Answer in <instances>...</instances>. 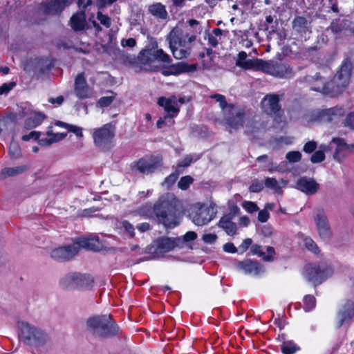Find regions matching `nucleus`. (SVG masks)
Here are the masks:
<instances>
[{
    "mask_svg": "<svg viewBox=\"0 0 354 354\" xmlns=\"http://www.w3.org/2000/svg\"><path fill=\"white\" fill-rule=\"evenodd\" d=\"M86 24V15L84 10H80L73 15L71 18V28L75 30H82L84 28Z\"/></svg>",
    "mask_w": 354,
    "mask_h": 354,
    "instance_id": "33",
    "label": "nucleus"
},
{
    "mask_svg": "<svg viewBox=\"0 0 354 354\" xmlns=\"http://www.w3.org/2000/svg\"><path fill=\"white\" fill-rule=\"evenodd\" d=\"M21 153L20 147L19 145L14 142L11 143L9 148V153L12 158H17L19 156Z\"/></svg>",
    "mask_w": 354,
    "mask_h": 354,
    "instance_id": "54",
    "label": "nucleus"
},
{
    "mask_svg": "<svg viewBox=\"0 0 354 354\" xmlns=\"http://www.w3.org/2000/svg\"><path fill=\"white\" fill-rule=\"evenodd\" d=\"M331 143L336 145V149L333 153L334 160L341 162L347 154L354 150V145H348L344 139L340 138H333Z\"/></svg>",
    "mask_w": 354,
    "mask_h": 354,
    "instance_id": "19",
    "label": "nucleus"
},
{
    "mask_svg": "<svg viewBox=\"0 0 354 354\" xmlns=\"http://www.w3.org/2000/svg\"><path fill=\"white\" fill-rule=\"evenodd\" d=\"M45 118L46 115L44 113L34 111L25 120L24 127L27 129H34L40 125Z\"/></svg>",
    "mask_w": 354,
    "mask_h": 354,
    "instance_id": "32",
    "label": "nucleus"
},
{
    "mask_svg": "<svg viewBox=\"0 0 354 354\" xmlns=\"http://www.w3.org/2000/svg\"><path fill=\"white\" fill-rule=\"evenodd\" d=\"M217 239V236L214 234H205L203 236L202 240L207 244L214 243Z\"/></svg>",
    "mask_w": 354,
    "mask_h": 354,
    "instance_id": "61",
    "label": "nucleus"
},
{
    "mask_svg": "<svg viewBox=\"0 0 354 354\" xmlns=\"http://www.w3.org/2000/svg\"><path fill=\"white\" fill-rule=\"evenodd\" d=\"M312 78H315L316 81L320 82V84L316 86H312V90L323 93H328L330 92V84L326 83L319 74H315V75L312 77Z\"/></svg>",
    "mask_w": 354,
    "mask_h": 354,
    "instance_id": "35",
    "label": "nucleus"
},
{
    "mask_svg": "<svg viewBox=\"0 0 354 354\" xmlns=\"http://www.w3.org/2000/svg\"><path fill=\"white\" fill-rule=\"evenodd\" d=\"M87 330L95 337L108 339L119 334L120 328L109 314L93 315L86 320Z\"/></svg>",
    "mask_w": 354,
    "mask_h": 354,
    "instance_id": "2",
    "label": "nucleus"
},
{
    "mask_svg": "<svg viewBox=\"0 0 354 354\" xmlns=\"http://www.w3.org/2000/svg\"><path fill=\"white\" fill-rule=\"evenodd\" d=\"M67 130L70 132L74 133L77 137L81 138L83 136L82 128L77 126L70 124Z\"/></svg>",
    "mask_w": 354,
    "mask_h": 354,
    "instance_id": "63",
    "label": "nucleus"
},
{
    "mask_svg": "<svg viewBox=\"0 0 354 354\" xmlns=\"http://www.w3.org/2000/svg\"><path fill=\"white\" fill-rule=\"evenodd\" d=\"M152 53L151 50H142L139 55H138V60L144 66H151V64L152 62Z\"/></svg>",
    "mask_w": 354,
    "mask_h": 354,
    "instance_id": "39",
    "label": "nucleus"
},
{
    "mask_svg": "<svg viewBox=\"0 0 354 354\" xmlns=\"http://www.w3.org/2000/svg\"><path fill=\"white\" fill-rule=\"evenodd\" d=\"M325 159V153L323 150H318L314 152L311 156L310 161L313 163H319Z\"/></svg>",
    "mask_w": 354,
    "mask_h": 354,
    "instance_id": "48",
    "label": "nucleus"
},
{
    "mask_svg": "<svg viewBox=\"0 0 354 354\" xmlns=\"http://www.w3.org/2000/svg\"><path fill=\"white\" fill-rule=\"evenodd\" d=\"M267 254L263 251L262 246L259 244H253L250 247V252L253 255H257L261 257L264 261L270 262L274 260V256L275 255V250L272 246H268L266 248Z\"/></svg>",
    "mask_w": 354,
    "mask_h": 354,
    "instance_id": "26",
    "label": "nucleus"
},
{
    "mask_svg": "<svg viewBox=\"0 0 354 354\" xmlns=\"http://www.w3.org/2000/svg\"><path fill=\"white\" fill-rule=\"evenodd\" d=\"M41 133L37 131H31L30 133L27 135H24L22 136V140L24 141H29L31 139L35 140H39V137L40 136Z\"/></svg>",
    "mask_w": 354,
    "mask_h": 354,
    "instance_id": "60",
    "label": "nucleus"
},
{
    "mask_svg": "<svg viewBox=\"0 0 354 354\" xmlns=\"http://www.w3.org/2000/svg\"><path fill=\"white\" fill-rule=\"evenodd\" d=\"M74 93L80 100L87 99L91 96V90L86 82L84 72L78 73L75 79Z\"/></svg>",
    "mask_w": 354,
    "mask_h": 354,
    "instance_id": "16",
    "label": "nucleus"
},
{
    "mask_svg": "<svg viewBox=\"0 0 354 354\" xmlns=\"http://www.w3.org/2000/svg\"><path fill=\"white\" fill-rule=\"evenodd\" d=\"M304 245L306 249L311 252L318 254L320 252V250L317 246V243L309 236L306 237L304 239Z\"/></svg>",
    "mask_w": 354,
    "mask_h": 354,
    "instance_id": "42",
    "label": "nucleus"
},
{
    "mask_svg": "<svg viewBox=\"0 0 354 354\" xmlns=\"http://www.w3.org/2000/svg\"><path fill=\"white\" fill-rule=\"evenodd\" d=\"M93 283L90 275L71 272L64 275L59 281L60 286L64 289L88 288Z\"/></svg>",
    "mask_w": 354,
    "mask_h": 354,
    "instance_id": "9",
    "label": "nucleus"
},
{
    "mask_svg": "<svg viewBox=\"0 0 354 354\" xmlns=\"http://www.w3.org/2000/svg\"><path fill=\"white\" fill-rule=\"evenodd\" d=\"M148 12L156 18L165 20L168 17V13L165 5L161 3H154L148 6Z\"/></svg>",
    "mask_w": 354,
    "mask_h": 354,
    "instance_id": "30",
    "label": "nucleus"
},
{
    "mask_svg": "<svg viewBox=\"0 0 354 354\" xmlns=\"http://www.w3.org/2000/svg\"><path fill=\"white\" fill-rule=\"evenodd\" d=\"M218 226L222 228L228 235L233 236L236 234L237 225L232 222L230 215H224L220 219Z\"/></svg>",
    "mask_w": 354,
    "mask_h": 354,
    "instance_id": "28",
    "label": "nucleus"
},
{
    "mask_svg": "<svg viewBox=\"0 0 354 354\" xmlns=\"http://www.w3.org/2000/svg\"><path fill=\"white\" fill-rule=\"evenodd\" d=\"M252 240L250 238H247L244 239L242 243L239 245V248L241 253L245 252L250 246L252 245Z\"/></svg>",
    "mask_w": 354,
    "mask_h": 354,
    "instance_id": "59",
    "label": "nucleus"
},
{
    "mask_svg": "<svg viewBox=\"0 0 354 354\" xmlns=\"http://www.w3.org/2000/svg\"><path fill=\"white\" fill-rule=\"evenodd\" d=\"M210 98L214 99L217 102L219 103L222 113H223L225 109H228V106L230 105V104L227 102L225 96L222 94L216 93L212 95H210Z\"/></svg>",
    "mask_w": 354,
    "mask_h": 354,
    "instance_id": "41",
    "label": "nucleus"
},
{
    "mask_svg": "<svg viewBox=\"0 0 354 354\" xmlns=\"http://www.w3.org/2000/svg\"><path fill=\"white\" fill-rule=\"evenodd\" d=\"M317 144L315 141H308L304 145L303 151L306 153H310L317 149Z\"/></svg>",
    "mask_w": 354,
    "mask_h": 354,
    "instance_id": "56",
    "label": "nucleus"
},
{
    "mask_svg": "<svg viewBox=\"0 0 354 354\" xmlns=\"http://www.w3.org/2000/svg\"><path fill=\"white\" fill-rule=\"evenodd\" d=\"M179 174L180 173L177 169L176 171L171 174L165 179L163 184L166 185L167 187H170L171 185H174L178 178Z\"/></svg>",
    "mask_w": 354,
    "mask_h": 354,
    "instance_id": "51",
    "label": "nucleus"
},
{
    "mask_svg": "<svg viewBox=\"0 0 354 354\" xmlns=\"http://www.w3.org/2000/svg\"><path fill=\"white\" fill-rule=\"evenodd\" d=\"M281 349L283 354H294L299 347L293 341H286L281 344Z\"/></svg>",
    "mask_w": 354,
    "mask_h": 354,
    "instance_id": "37",
    "label": "nucleus"
},
{
    "mask_svg": "<svg viewBox=\"0 0 354 354\" xmlns=\"http://www.w3.org/2000/svg\"><path fill=\"white\" fill-rule=\"evenodd\" d=\"M296 187L301 192L311 195L319 190V185L313 178L301 177L297 181Z\"/></svg>",
    "mask_w": 354,
    "mask_h": 354,
    "instance_id": "22",
    "label": "nucleus"
},
{
    "mask_svg": "<svg viewBox=\"0 0 354 354\" xmlns=\"http://www.w3.org/2000/svg\"><path fill=\"white\" fill-rule=\"evenodd\" d=\"M333 273V269L326 264H308L304 270L305 279L314 286L321 284Z\"/></svg>",
    "mask_w": 354,
    "mask_h": 354,
    "instance_id": "7",
    "label": "nucleus"
},
{
    "mask_svg": "<svg viewBox=\"0 0 354 354\" xmlns=\"http://www.w3.org/2000/svg\"><path fill=\"white\" fill-rule=\"evenodd\" d=\"M264 185L266 187L273 189L277 193L281 192V187L277 180L274 178L267 177L265 179Z\"/></svg>",
    "mask_w": 354,
    "mask_h": 354,
    "instance_id": "43",
    "label": "nucleus"
},
{
    "mask_svg": "<svg viewBox=\"0 0 354 354\" xmlns=\"http://www.w3.org/2000/svg\"><path fill=\"white\" fill-rule=\"evenodd\" d=\"M293 30L300 35L306 34L310 30V22L304 17L297 16L296 17L292 22Z\"/></svg>",
    "mask_w": 354,
    "mask_h": 354,
    "instance_id": "29",
    "label": "nucleus"
},
{
    "mask_svg": "<svg viewBox=\"0 0 354 354\" xmlns=\"http://www.w3.org/2000/svg\"><path fill=\"white\" fill-rule=\"evenodd\" d=\"M162 165V159L158 156H150L140 158L131 164L133 170L138 171L143 175H149L154 173Z\"/></svg>",
    "mask_w": 354,
    "mask_h": 354,
    "instance_id": "11",
    "label": "nucleus"
},
{
    "mask_svg": "<svg viewBox=\"0 0 354 354\" xmlns=\"http://www.w3.org/2000/svg\"><path fill=\"white\" fill-rule=\"evenodd\" d=\"M259 70L279 78H290L293 76L292 68L280 60L263 61L261 59Z\"/></svg>",
    "mask_w": 354,
    "mask_h": 354,
    "instance_id": "8",
    "label": "nucleus"
},
{
    "mask_svg": "<svg viewBox=\"0 0 354 354\" xmlns=\"http://www.w3.org/2000/svg\"><path fill=\"white\" fill-rule=\"evenodd\" d=\"M169 120L171 122V124L174 123V120H172L171 115H165L162 118H160L157 121L156 125L158 129H161L163 127L164 124L166 123V121Z\"/></svg>",
    "mask_w": 354,
    "mask_h": 354,
    "instance_id": "58",
    "label": "nucleus"
},
{
    "mask_svg": "<svg viewBox=\"0 0 354 354\" xmlns=\"http://www.w3.org/2000/svg\"><path fill=\"white\" fill-rule=\"evenodd\" d=\"M114 98V96L102 97L98 100L97 104L100 107H106L113 102Z\"/></svg>",
    "mask_w": 354,
    "mask_h": 354,
    "instance_id": "53",
    "label": "nucleus"
},
{
    "mask_svg": "<svg viewBox=\"0 0 354 354\" xmlns=\"http://www.w3.org/2000/svg\"><path fill=\"white\" fill-rule=\"evenodd\" d=\"M71 3V0H48L44 4V12L47 15L59 14Z\"/></svg>",
    "mask_w": 354,
    "mask_h": 354,
    "instance_id": "25",
    "label": "nucleus"
},
{
    "mask_svg": "<svg viewBox=\"0 0 354 354\" xmlns=\"http://www.w3.org/2000/svg\"><path fill=\"white\" fill-rule=\"evenodd\" d=\"M286 158L290 162H298L301 159V153L298 151H289L286 153Z\"/></svg>",
    "mask_w": 354,
    "mask_h": 354,
    "instance_id": "45",
    "label": "nucleus"
},
{
    "mask_svg": "<svg viewBox=\"0 0 354 354\" xmlns=\"http://www.w3.org/2000/svg\"><path fill=\"white\" fill-rule=\"evenodd\" d=\"M238 267L243 270L246 274H259L263 271V266L257 261L245 259L239 263Z\"/></svg>",
    "mask_w": 354,
    "mask_h": 354,
    "instance_id": "27",
    "label": "nucleus"
},
{
    "mask_svg": "<svg viewBox=\"0 0 354 354\" xmlns=\"http://www.w3.org/2000/svg\"><path fill=\"white\" fill-rule=\"evenodd\" d=\"M97 19L106 28H109L111 25V18L107 15H103L101 12H97Z\"/></svg>",
    "mask_w": 354,
    "mask_h": 354,
    "instance_id": "50",
    "label": "nucleus"
},
{
    "mask_svg": "<svg viewBox=\"0 0 354 354\" xmlns=\"http://www.w3.org/2000/svg\"><path fill=\"white\" fill-rule=\"evenodd\" d=\"M169 48L176 59L188 57L191 54V44L196 36L191 35L187 28H174L168 35Z\"/></svg>",
    "mask_w": 354,
    "mask_h": 354,
    "instance_id": "1",
    "label": "nucleus"
},
{
    "mask_svg": "<svg viewBox=\"0 0 354 354\" xmlns=\"http://www.w3.org/2000/svg\"><path fill=\"white\" fill-rule=\"evenodd\" d=\"M304 310L306 312H309L315 308L316 305L315 297L311 295H306L303 299Z\"/></svg>",
    "mask_w": 354,
    "mask_h": 354,
    "instance_id": "40",
    "label": "nucleus"
},
{
    "mask_svg": "<svg viewBox=\"0 0 354 354\" xmlns=\"http://www.w3.org/2000/svg\"><path fill=\"white\" fill-rule=\"evenodd\" d=\"M154 214L158 223L167 228H174L178 225L176 201L171 196H162L153 205Z\"/></svg>",
    "mask_w": 354,
    "mask_h": 354,
    "instance_id": "3",
    "label": "nucleus"
},
{
    "mask_svg": "<svg viewBox=\"0 0 354 354\" xmlns=\"http://www.w3.org/2000/svg\"><path fill=\"white\" fill-rule=\"evenodd\" d=\"M180 238L181 239L180 248H182L185 243L195 240L197 238V234L193 231H189L183 237Z\"/></svg>",
    "mask_w": 354,
    "mask_h": 354,
    "instance_id": "49",
    "label": "nucleus"
},
{
    "mask_svg": "<svg viewBox=\"0 0 354 354\" xmlns=\"http://www.w3.org/2000/svg\"><path fill=\"white\" fill-rule=\"evenodd\" d=\"M92 136L97 148L104 151H109L113 147L115 129L111 124L108 123L100 128L94 129Z\"/></svg>",
    "mask_w": 354,
    "mask_h": 354,
    "instance_id": "6",
    "label": "nucleus"
},
{
    "mask_svg": "<svg viewBox=\"0 0 354 354\" xmlns=\"http://www.w3.org/2000/svg\"><path fill=\"white\" fill-rule=\"evenodd\" d=\"M354 316V302L351 300L346 301L342 308L338 312L339 323L338 327L343 324L349 323Z\"/></svg>",
    "mask_w": 354,
    "mask_h": 354,
    "instance_id": "24",
    "label": "nucleus"
},
{
    "mask_svg": "<svg viewBox=\"0 0 354 354\" xmlns=\"http://www.w3.org/2000/svg\"><path fill=\"white\" fill-rule=\"evenodd\" d=\"M138 214L145 218H151L154 214L153 206L151 203H146L140 207L138 210Z\"/></svg>",
    "mask_w": 354,
    "mask_h": 354,
    "instance_id": "38",
    "label": "nucleus"
},
{
    "mask_svg": "<svg viewBox=\"0 0 354 354\" xmlns=\"http://www.w3.org/2000/svg\"><path fill=\"white\" fill-rule=\"evenodd\" d=\"M74 243L80 248L87 250L98 252L102 250L104 244L95 234H91L85 236H80L74 240Z\"/></svg>",
    "mask_w": 354,
    "mask_h": 354,
    "instance_id": "14",
    "label": "nucleus"
},
{
    "mask_svg": "<svg viewBox=\"0 0 354 354\" xmlns=\"http://www.w3.org/2000/svg\"><path fill=\"white\" fill-rule=\"evenodd\" d=\"M314 220L319 238L324 242H329L333 232L325 213L322 210L319 211L314 216Z\"/></svg>",
    "mask_w": 354,
    "mask_h": 354,
    "instance_id": "13",
    "label": "nucleus"
},
{
    "mask_svg": "<svg viewBox=\"0 0 354 354\" xmlns=\"http://www.w3.org/2000/svg\"><path fill=\"white\" fill-rule=\"evenodd\" d=\"M345 126L354 129V112L347 115L344 122Z\"/></svg>",
    "mask_w": 354,
    "mask_h": 354,
    "instance_id": "64",
    "label": "nucleus"
},
{
    "mask_svg": "<svg viewBox=\"0 0 354 354\" xmlns=\"http://www.w3.org/2000/svg\"><path fill=\"white\" fill-rule=\"evenodd\" d=\"M47 136L52 138L53 142H56L62 140L66 136V133H53L51 130L47 131Z\"/></svg>",
    "mask_w": 354,
    "mask_h": 354,
    "instance_id": "57",
    "label": "nucleus"
},
{
    "mask_svg": "<svg viewBox=\"0 0 354 354\" xmlns=\"http://www.w3.org/2000/svg\"><path fill=\"white\" fill-rule=\"evenodd\" d=\"M247 53L245 51L239 52L236 59V66L244 70H259L261 59H247Z\"/></svg>",
    "mask_w": 354,
    "mask_h": 354,
    "instance_id": "23",
    "label": "nucleus"
},
{
    "mask_svg": "<svg viewBox=\"0 0 354 354\" xmlns=\"http://www.w3.org/2000/svg\"><path fill=\"white\" fill-rule=\"evenodd\" d=\"M193 156L189 154L186 156L181 161L178 163L177 168L178 170L181 167H187L190 165V164L193 162Z\"/></svg>",
    "mask_w": 354,
    "mask_h": 354,
    "instance_id": "55",
    "label": "nucleus"
},
{
    "mask_svg": "<svg viewBox=\"0 0 354 354\" xmlns=\"http://www.w3.org/2000/svg\"><path fill=\"white\" fill-rule=\"evenodd\" d=\"M153 57L161 62L171 64L172 60L169 55L164 52L162 49H151Z\"/></svg>",
    "mask_w": 354,
    "mask_h": 354,
    "instance_id": "36",
    "label": "nucleus"
},
{
    "mask_svg": "<svg viewBox=\"0 0 354 354\" xmlns=\"http://www.w3.org/2000/svg\"><path fill=\"white\" fill-rule=\"evenodd\" d=\"M79 252V247L73 244L66 245L53 249L50 257L59 262L68 261L73 259Z\"/></svg>",
    "mask_w": 354,
    "mask_h": 354,
    "instance_id": "15",
    "label": "nucleus"
},
{
    "mask_svg": "<svg viewBox=\"0 0 354 354\" xmlns=\"http://www.w3.org/2000/svg\"><path fill=\"white\" fill-rule=\"evenodd\" d=\"M214 214L213 209L198 203L192 206L189 216L195 225L203 226L207 224L214 218Z\"/></svg>",
    "mask_w": 354,
    "mask_h": 354,
    "instance_id": "10",
    "label": "nucleus"
},
{
    "mask_svg": "<svg viewBox=\"0 0 354 354\" xmlns=\"http://www.w3.org/2000/svg\"><path fill=\"white\" fill-rule=\"evenodd\" d=\"M30 166L28 165H19L14 167H4L0 171V176L3 178L14 177L24 174L28 170Z\"/></svg>",
    "mask_w": 354,
    "mask_h": 354,
    "instance_id": "31",
    "label": "nucleus"
},
{
    "mask_svg": "<svg viewBox=\"0 0 354 354\" xmlns=\"http://www.w3.org/2000/svg\"><path fill=\"white\" fill-rule=\"evenodd\" d=\"M194 179L190 176L182 177L178 183V187L182 190H186L193 183Z\"/></svg>",
    "mask_w": 354,
    "mask_h": 354,
    "instance_id": "44",
    "label": "nucleus"
},
{
    "mask_svg": "<svg viewBox=\"0 0 354 354\" xmlns=\"http://www.w3.org/2000/svg\"><path fill=\"white\" fill-rule=\"evenodd\" d=\"M19 339L31 348L44 347L50 340L49 335L41 328L23 322L19 324Z\"/></svg>",
    "mask_w": 354,
    "mask_h": 354,
    "instance_id": "4",
    "label": "nucleus"
},
{
    "mask_svg": "<svg viewBox=\"0 0 354 354\" xmlns=\"http://www.w3.org/2000/svg\"><path fill=\"white\" fill-rule=\"evenodd\" d=\"M196 70L195 64H188L186 62H178L170 64L162 71V74L165 76L177 75L183 73L194 72Z\"/></svg>",
    "mask_w": 354,
    "mask_h": 354,
    "instance_id": "18",
    "label": "nucleus"
},
{
    "mask_svg": "<svg viewBox=\"0 0 354 354\" xmlns=\"http://www.w3.org/2000/svg\"><path fill=\"white\" fill-rule=\"evenodd\" d=\"M348 22L346 19H335L331 22L328 28L333 33L338 34L348 26Z\"/></svg>",
    "mask_w": 354,
    "mask_h": 354,
    "instance_id": "34",
    "label": "nucleus"
},
{
    "mask_svg": "<svg viewBox=\"0 0 354 354\" xmlns=\"http://www.w3.org/2000/svg\"><path fill=\"white\" fill-rule=\"evenodd\" d=\"M242 206L249 213H253L259 210L257 204L252 201H244Z\"/></svg>",
    "mask_w": 354,
    "mask_h": 354,
    "instance_id": "52",
    "label": "nucleus"
},
{
    "mask_svg": "<svg viewBox=\"0 0 354 354\" xmlns=\"http://www.w3.org/2000/svg\"><path fill=\"white\" fill-rule=\"evenodd\" d=\"M179 237H160L146 247L145 252L151 255V259L157 258L163 253L168 252L175 248L180 247Z\"/></svg>",
    "mask_w": 354,
    "mask_h": 354,
    "instance_id": "5",
    "label": "nucleus"
},
{
    "mask_svg": "<svg viewBox=\"0 0 354 354\" xmlns=\"http://www.w3.org/2000/svg\"><path fill=\"white\" fill-rule=\"evenodd\" d=\"M121 227L128 233L129 237L133 238L135 235V228L128 221L124 220L120 223Z\"/></svg>",
    "mask_w": 354,
    "mask_h": 354,
    "instance_id": "47",
    "label": "nucleus"
},
{
    "mask_svg": "<svg viewBox=\"0 0 354 354\" xmlns=\"http://www.w3.org/2000/svg\"><path fill=\"white\" fill-rule=\"evenodd\" d=\"M158 104L164 108L165 111L167 112V115H171L172 119L176 117L180 111L177 98L174 95L170 97H159Z\"/></svg>",
    "mask_w": 354,
    "mask_h": 354,
    "instance_id": "21",
    "label": "nucleus"
},
{
    "mask_svg": "<svg viewBox=\"0 0 354 354\" xmlns=\"http://www.w3.org/2000/svg\"><path fill=\"white\" fill-rule=\"evenodd\" d=\"M352 64L348 59L344 60L341 65L339 71L334 77V81L337 83L338 86L346 87L351 75Z\"/></svg>",
    "mask_w": 354,
    "mask_h": 354,
    "instance_id": "20",
    "label": "nucleus"
},
{
    "mask_svg": "<svg viewBox=\"0 0 354 354\" xmlns=\"http://www.w3.org/2000/svg\"><path fill=\"white\" fill-rule=\"evenodd\" d=\"M263 187L264 185L261 181L254 179L249 187V191L253 193H258L262 191Z\"/></svg>",
    "mask_w": 354,
    "mask_h": 354,
    "instance_id": "46",
    "label": "nucleus"
},
{
    "mask_svg": "<svg viewBox=\"0 0 354 354\" xmlns=\"http://www.w3.org/2000/svg\"><path fill=\"white\" fill-rule=\"evenodd\" d=\"M262 108L269 115H279L281 110L279 104V97L277 94L266 95L262 102Z\"/></svg>",
    "mask_w": 354,
    "mask_h": 354,
    "instance_id": "17",
    "label": "nucleus"
},
{
    "mask_svg": "<svg viewBox=\"0 0 354 354\" xmlns=\"http://www.w3.org/2000/svg\"><path fill=\"white\" fill-rule=\"evenodd\" d=\"M222 114L225 124L231 128L238 129L243 126L245 115L244 109L230 104Z\"/></svg>",
    "mask_w": 354,
    "mask_h": 354,
    "instance_id": "12",
    "label": "nucleus"
},
{
    "mask_svg": "<svg viewBox=\"0 0 354 354\" xmlns=\"http://www.w3.org/2000/svg\"><path fill=\"white\" fill-rule=\"evenodd\" d=\"M93 3L92 0H78L77 5L80 10H86L88 7L91 6Z\"/></svg>",
    "mask_w": 354,
    "mask_h": 354,
    "instance_id": "62",
    "label": "nucleus"
}]
</instances>
